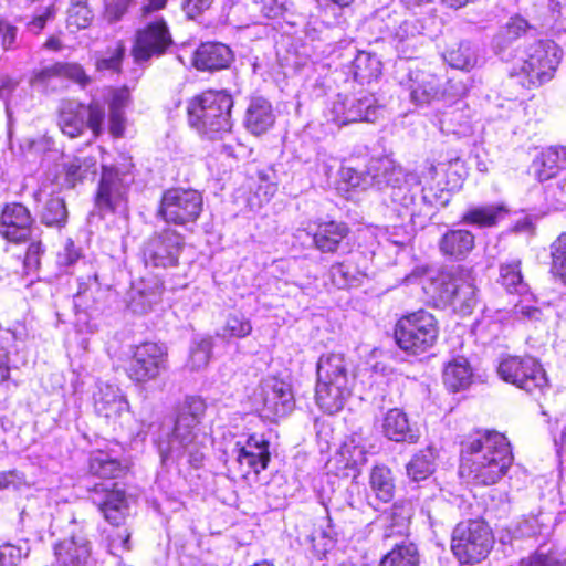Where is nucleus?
Segmentation results:
<instances>
[{
    "instance_id": "f3484780",
    "label": "nucleus",
    "mask_w": 566,
    "mask_h": 566,
    "mask_svg": "<svg viewBox=\"0 0 566 566\" xmlns=\"http://www.w3.org/2000/svg\"><path fill=\"white\" fill-rule=\"evenodd\" d=\"M233 450L243 480H248L251 474L259 476L269 468L270 441L263 434L250 433L244 441H237Z\"/></svg>"
},
{
    "instance_id": "c03bdc74",
    "label": "nucleus",
    "mask_w": 566,
    "mask_h": 566,
    "mask_svg": "<svg viewBox=\"0 0 566 566\" xmlns=\"http://www.w3.org/2000/svg\"><path fill=\"white\" fill-rule=\"evenodd\" d=\"M101 293V284L97 275H88L80 281L77 292L74 295L75 306L82 311H87L96 302Z\"/></svg>"
},
{
    "instance_id": "423d86ee",
    "label": "nucleus",
    "mask_w": 566,
    "mask_h": 566,
    "mask_svg": "<svg viewBox=\"0 0 566 566\" xmlns=\"http://www.w3.org/2000/svg\"><path fill=\"white\" fill-rule=\"evenodd\" d=\"M495 544L492 527L483 517L458 522L451 533L450 548L462 566H473L485 560Z\"/></svg>"
},
{
    "instance_id": "f03ea898",
    "label": "nucleus",
    "mask_w": 566,
    "mask_h": 566,
    "mask_svg": "<svg viewBox=\"0 0 566 566\" xmlns=\"http://www.w3.org/2000/svg\"><path fill=\"white\" fill-rule=\"evenodd\" d=\"M233 106L227 90L206 88L187 99V124L205 139H221L232 129Z\"/></svg>"
},
{
    "instance_id": "4c0bfd02",
    "label": "nucleus",
    "mask_w": 566,
    "mask_h": 566,
    "mask_svg": "<svg viewBox=\"0 0 566 566\" xmlns=\"http://www.w3.org/2000/svg\"><path fill=\"white\" fill-rule=\"evenodd\" d=\"M427 169L431 178H434L439 170L443 171L446 175L444 188L450 191L460 189L467 175L464 164L459 158L440 163L438 166L430 164Z\"/></svg>"
},
{
    "instance_id": "c756f323",
    "label": "nucleus",
    "mask_w": 566,
    "mask_h": 566,
    "mask_svg": "<svg viewBox=\"0 0 566 566\" xmlns=\"http://www.w3.org/2000/svg\"><path fill=\"white\" fill-rule=\"evenodd\" d=\"M532 167L539 181H546L556 177L566 168V148L563 146H549L543 149L534 158Z\"/></svg>"
},
{
    "instance_id": "f257e3e1",
    "label": "nucleus",
    "mask_w": 566,
    "mask_h": 566,
    "mask_svg": "<svg viewBox=\"0 0 566 566\" xmlns=\"http://www.w3.org/2000/svg\"><path fill=\"white\" fill-rule=\"evenodd\" d=\"M459 446V474L475 486L499 483L514 462L507 436L493 428H473Z\"/></svg>"
},
{
    "instance_id": "bf43d9fd",
    "label": "nucleus",
    "mask_w": 566,
    "mask_h": 566,
    "mask_svg": "<svg viewBox=\"0 0 566 566\" xmlns=\"http://www.w3.org/2000/svg\"><path fill=\"white\" fill-rule=\"evenodd\" d=\"M60 78L59 62H55L49 66L35 70L31 76V83L33 85H49L53 80Z\"/></svg>"
},
{
    "instance_id": "6e6552de",
    "label": "nucleus",
    "mask_w": 566,
    "mask_h": 566,
    "mask_svg": "<svg viewBox=\"0 0 566 566\" xmlns=\"http://www.w3.org/2000/svg\"><path fill=\"white\" fill-rule=\"evenodd\" d=\"M203 211V196L193 188L170 187L163 191L156 217L167 227L190 229Z\"/></svg>"
},
{
    "instance_id": "473e14b6",
    "label": "nucleus",
    "mask_w": 566,
    "mask_h": 566,
    "mask_svg": "<svg viewBox=\"0 0 566 566\" xmlns=\"http://www.w3.org/2000/svg\"><path fill=\"white\" fill-rule=\"evenodd\" d=\"M472 378V368L464 358H453L443 368L442 381L451 392L467 389L471 385Z\"/></svg>"
},
{
    "instance_id": "0e129e2a",
    "label": "nucleus",
    "mask_w": 566,
    "mask_h": 566,
    "mask_svg": "<svg viewBox=\"0 0 566 566\" xmlns=\"http://www.w3.org/2000/svg\"><path fill=\"white\" fill-rule=\"evenodd\" d=\"M521 566H563L562 563L549 554L534 553L521 562Z\"/></svg>"
},
{
    "instance_id": "9d476101",
    "label": "nucleus",
    "mask_w": 566,
    "mask_h": 566,
    "mask_svg": "<svg viewBox=\"0 0 566 566\" xmlns=\"http://www.w3.org/2000/svg\"><path fill=\"white\" fill-rule=\"evenodd\" d=\"M134 163L129 158L122 164L102 165L94 195V205L102 212H115L127 202L128 190L134 181Z\"/></svg>"
},
{
    "instance_id": "2f4dec72",
    "label": "nucleus",
    "mask_w": 566,
    "mask_h": 566,
    "mask_svg": "<svg viewBox=\"0 0 566 566\" xmlns=\"http://www.w3.org/2000/svg\"><path fill=\"white\" fill-rule=\"evenodd\" d=\"M420 562L418 545L412 541H401L380 557L378 566H420Z\"/></svg>"
},
{
    "instance_id": "5fc2aeb1",
    "label": "nucleus",
    "mask_w": 566,
    "mask_h": 566,
    "mask_svg": "<svg viewBox=\"0 0 566 566\" xmlns=\"http://www.w3.org/2000/svg\"><path fill=\"white\" fill-rule=\"evenodd\" d=\"M18 34V27L0 17V46L2 51L8 52L17 49Z\"/></svg>"
},
{
    "instance_id": "69168bd1",
    "label": "nucleus",
    "mask_w": 566,
    "mask_h": 566,
    "mask_svg": "<svg viewBox=\"0 0 566 566\" xmlns=\"http://www.w3.org/2000/svg\"><path fill=\"white\" fill-rule=\"evenodd\" d=\"M10 352L2 337H0V384L10 379Z\"/></svg>"
},
{
    "instance_id": "f704fd0d",
    "label": "nucleus",
    "mask_w": 566,
    "mask_h": 566,
    "mask_svg": "<svg viewBox=\"0 0 566 566\" xmlns=\"http://www.w3.org/2000/svg\"><path fill=\"white\" fill-rule=\"evenodd\" d=\"M382 63L380 59L371 52L358 51L352 61V71L355 81L360 84L371 83L381 75Z\"/></svg>"
},
{
    "instance_id": "49530a36",
    "label": "nucleus",
    "mask_w": 566,
    "mask_h": 566,
    "mask_svg": "<svg viewBox=\"0 0 566 566\" xmlns=\"http://www.w3.org/2000/svg\"><path fill=\"white\" fill-rule=\"evenodd\" d=\"M421 78L412 86L411 95L416 101L429 102L441 91V81L431 73L421 72Z\"/></svg>"
},
{
    "instance_id": "412c9836",
    "label": "nucleus",
    "mask_w": 566,
    "mask_h": 566,
    "mask_svg": "<svg viewBox=\"0 0 566 566\" xmlns=\"http://www.w3.org/2000/svg\"><path fill=\"white\" fill-rule=\"evenodd\" d=\"M334 122L339 126L353 123H374L378 118L379 106L373 94L359 98L337 101L333 105Z\"/></svg>"
},
{
    "instance_id": "4d7b16f0",
    "label": "nucleus",
    "mask_w": 566,
    "mask_h": 566,
    "mask_svg": "<svg viewBox=\"0 0 566 566\" xmlns=\"http://www.w3.org/2000/svg\"><path fill=\"white\" fill-rule=\"evenodd\" d=\"M528 29V23L525 19L515 15L512 17L502 30L503 38L506 41H514L523 36Z\"/></svg>"
},
{
    "instance_id": "2eb2a0df",
    "label": "nucleus",
    "mask_w": 566,
    "mask_h": 566,
    "mask_svg": "<svg viewBox=\"0 0 566 566\" xmlns=\"http://www.w3.org/2000/svg\"><path fill=\"white\" fill-rule=\"evenodd\" d=\"M185 245L186 238L181 232L171 227H165L153 232L145 241L142 249L143 261L151 268H177Z\"/></svg>"
},
{
    "instance_id": "bb28decb",
    "label": "nucleus",
    "mask_w": 566,
    "mask_h": 566,
    "mask_svg": "<svg viewBox=\"0 0 566 566\" xmlns=\"http://www.w3.org/2000/svg\"><path fill=\"white\" fill-rule=\"evenodd\" d=\"M243 124L253 136H262L269 132L275 124V114L270 101L261 96L251 97Z\"/></svg>"
},
{
    "instance_id": "774afa93",
    "label": "nucleus",
    "mask_w": 566,
    "mask_h": 566,
    "mask_svg": "<svg viewBox=\"0 0 566 566\" xmlns=\"http://www.w3.org/2000/svg\"><path fill=\"white\" fill-rule=\"evenodd\" d=\"M126 118L124 113L109 112V134L114 138H120L125 134Z\"/></svg>"
},
{
    "instance_id": "ea45409f",
    "label": "nucleus",
    "mask_w": 566,
    "mask_h": 566,
    "mask_svg": "<svg viewBox=\"0 0 566 566\" xmlns=\"http://www.w3.org/2000/svg\"><path fill=\"white\" fill-rule=\"evenodd\" d=\"M40 218L46 227H64L69 218L65 200L57 195H51L41 210Z\"/></svg>"
},
{
    "instance_id": "72a5a7b5",
    "label": "nucleus",
    "mask_w": 566,
    "mask_h": 566,
    "mask_svg": "<svg viewBox=\"0 0 566 566\" xmlns=\"http://www.w3.org/2000/svg\"><path fill=\"white\" fill-rule=\"evenodd\" d=\"M507 213L503 205L479 206L468 209L460 219V222L478 228H492Z\"/></svg>"
},
{
    "instance_id": "20e7f679",
    "label": "nucleus",
    "mask_w": 566,
    "mask_h": 566,
    "mask_svg": "<svg viewBox=\"0 0 566 566\" xmlns=\"http://www.w3.org/2000/svg\"><path fill=\"white\" fill-rule=\"evenodd\" d=\"M440 336V323L428 310L409 311L397 317L392 338L397 347L407 355L419 356L432 349Z\"/></svg>"
},
{
    "instance_id": "39448f33",
    "label": "nucleus",
    "mask_w": 566,
    "mask_h": 566,
    "mask_svg": "<svg viewBox=\"0 0 566 566\" xmlns=\"http://www.w3.org/2000/svg\"><path fill=\"white\" fill-rule=\"evenodd\" d=\"M563 57V50L549 39L531 44L520 66H514L509 76L526 90H537L551 82Z\"/></svg>"
},
{
    "instance_id": "9b49d317",
    "label": "nucleus",
    "mask_w": 566,
    "mask_h": 566,
    "mask_svg": "<svg viewBox=\"0 0 566 566\" xmlns=\"http://www.w3.org/2000/svg\"><path fill=\"white\" fill-rule=\"evenodd\" d=\"M500 378L530 395L543 394L548 378L542 364L531 355H507L497 366Z\"/></svg>"
},
{
    "instance_id": "6e6d98bb",
    "label": "nucleus",
    "mask_w": 566,
    "mask_h": 566,
    "mask_svg": "<svg viewBox=\"0 0 566 566\" xmlns=\"http://www.w3.org/2000/svg\"><path fill=\"white\" fill-rule=\"evenodd\" d=\"M216 0H182L181 10L188 20H196L211 9Z\"/></svg>"
},
{
    "instance_id": "680f3d73",
    "label": "nucleus",
    "mask_w": 566,
    "mask_h": 566,
    "mask_svg": "<svg viewBox=\"0 0 566 566\" xmlns=\"http://www.w3.org/2000/svg\"><path fill=\"white\" fill-rule=\"evenodd\" d=\"M21 548L11 544L0 546V565L17 566L21 560Z\"/></svg>"
},
{
    "instance_id": "864d4df0",
    "label": "nucleus",
    "mask_w": 566,
    "mask_h": 566,
    "mask_svg": "<svg viewBox=\"0 0 566 566\" xmlns=\"http://www.w3.org/2000/svg\"><path fill=\"white\" fill-rule=\"evenodd\" d=\"M60 78L70 80L81 87L87 86L92 82V77L86 73L84 67L76 62H59Z\"/></svg>"
},
{
    "instance_id": "58836bf2",
    "label": "nucleus",
    "mask_w": 566,
    "mask_h": 566,
    "mask_svg": "<svg viewBox=\"0 0 566 566\" xmlns=\"http://www.w3.org/2000/svg\"><path fill=\"white\" fill-rule=\"evenodd\" d=\"M549 272L566 286V231H562L549 243Z\"/></svg>"
},
{
    "instance_id": "dca6fc26",
    "label": "nucleus",
    "mask_w": 566,
    "mask_h": 566,
    "mask_svg": "<svg viewBox=\"0 0 566 566\" xmlns=\"http://www.w3.org/2000/svg\"><path fill=\"white\" fill-rule=\"evenodd\" d=\"M93 409L97 418L114 430L123 427L124 419L130 411V405L119 386L103 382L93 394Z\"/></svg>"
},
{
    "instance_id": "393cba45",
    "label": "nucleus",
    "mask_w": 566,
    "mask_h": 566,
    "mask_svg": "<svg viewBox=\"0 0 566 566\" xmlns=\"http://www.w3.org/2000/svg\"><path fill=\"white\" fill-rule=\"evenodd\" d=\"M53 553L60 566H86L92 548L87 538L73 534L56 542Z\"/></svg>"
},
{
    "instance_id": "aec40b11",
    "label": "nucleus",
    "mask_w": 566,
    "mask_h": 566,
    "mask_svg": "<svg viewBox=\"0 0 566 566\" xmlns=\"http://www.w3.org/2000/svg\"><path fill=\"white\" fill-rule=\"evenodd\" d=\"M350 234V227L342 220L318 219L308 235L313 248L325 255H336Z\"/></svg>"
},
{
    "instance_id": "ddd939ff",
    "label": "nucleus",
    "mask_w": 566,
    "mask_h": 566,
    "mask_svg": "<svg viewBox=\"0 0 566 566\" xmlns=\"http://www.w3.org/2000/svg\"><path fill=\"white\" fill-rule=\"evenodd\" d=\"M105 111L98 101L84 103L67 102L61 106L57 114V125L61 132L70 138L83 135L87 127L94 138L103 134Z\"/></svg>"
},
{
    "instance_id": "b1692460",
    "label": "nucleus",
    "mask_w": 566,
    "mask_h": 566,
    "mask_svg": "<svg viewBox=\"0 0 566 566\" xmlns=\"http://www.w3.org/2000/svg\"><path fill=\"white\" fill-rule=\"evenodd\" d=\"M234 60L230 46L221 42H202L195 50L191 64L200 72H218L229 69Z\"/></svg>"
},
{
    "instance_id": "de8ad7c7",
    "label": "nucleus",
    "mask_w": 566,
    "mask_h": 566,
    "mask_svg": "<svg viewBox=\"0 0 566 566\" xmlns=\"http://www.w3.org/2000/svg\"><path fill=\"white\" fill-rule=\"evenodd\" d=\"M213 343L210 337H203L190 347L189 358L187 361L191 370H199L208 366L212 356Z\"/></svg>"
},
{
    "instance_id": "4468645a",
    "label": "nucleus",
    "mask_w": 566,
    "mask_h": 566,
    "mask_svg": "<svg viewBox=\"0 0 566 566\" xmlns=\"http://www.w3.org/2000/svg\"><path fill=\"white\" fill-rule=\"evenodd\" d=\"M87 500L99 512L105 522L114 527L124 526L130 516L127 491L117 482H95L86 489Z\"/></svg>"
},
{
    "instance_id": "5701e85b",
    "label": "nucleus",
    "mask_w": 566,
    "mask_h": 566,
    "mask_svg": "<svg viewBox=\"0 0 566 566\" xmlns=\"http://www.w3.org/2000/svg\"><path fill=\"white\" fill-rule=\"evenodd\" d=\"M132 470L128 461L112 457L103 449L92 450L86 459L85 474L92 479L118 480L127 476Z\"/></svg>"
},
{
    "instance_id": "e2e57ef3",
    "label": "nucleus",
    "mask_w": 566,
    "mask_h": 566,
    "mask_svg": "<svg viewBox=\"0 0 566 566\" xmlns=\"http://www.w3.org/2000/svg\"><path fill=\"white\" fill-rule=\"evenodd\" d=\"M136 0H117L115 3L108 4L105 9L106 15L109 21H119L127 12Z\"/></svg>"
},
{
    "instance_id": "052dcab7",
    "label": "nucleus",
    "mask_w": 566,
    "mask_h": 566,
    "mask_svg": "<svg viewBox=\"0 0 566 566\" xmlns=\"http://www.w3.org/2000/svg\"><path fill=\"white\" fill-rule=\"evenodd\" d=\"M129 102H130V92H129L128 87H126V86L118 87V88L114 90V92L112 93V96H111V99L108 103L109 112L124 113V108L128 105Z\"/></svg>"
},
{
    "instance_id": "c85d7f7f",
    "label": "nucleus",
    "mask_w": 566,
    "mask_h": 566,
    "mask_svg": "<svg viewBox=\"0 0 566 566\" xmlns=\"http://www.w3.org/2000/svg\"><path fill=\"white\" fill-rule=\"evenodd\" d=\"M438 247L446 259L461 261L474 249L475 237L465 229H450L441 235Z\"/></svg>"
},
{
    "instance_id": "603ef678",
    "label": "nucleus",
    "mask_w": 566,
    "mask_h": 566,
    "mask_svg": "<svg viewBox=\"0 0 566 566\" xmlns=\"http://www.w3.org/2000/svg\"><path fill=\"white\" fill-rule=\"evenodd\" d=\"M126 46L123 40L116 42L114 50L108 57H97L95 69L98 72L112 71L117 74L122 72V65L125 57Z\"/></svg>"
},
{
    "instance_id": "6ab92c4d",
    "label": "nucleus",
    "mask_w": 566,
    "mask_h": 566,
    "mask_svg": "<svg viewBox=\"0 0 566 566\" xmlns=\"http://www.w3.org/2000/svg\"><path fill=\"white\" fill-rule=\"evenodd\" d=\"M433 297L442 305H454L465 294L472 292L471 271L463 266L443 270L431 279Z\"/></svg>"
},
{
    "instance_id": "3c124183",
    "label": "nucleus",
    "mask_w": 566,
    "mask_h": 566,
    "mask_svg": "<svg viewBox=\"0 0 566 566\" xmlns=\"http://www.w3.org/2000/svg\"><path fill=\"white\" fill-rule=\"evenodd\" d=\"M28 245L22 256V264L27 274L38 271L41 261L46 252L45 244L41 238H32L27 241Z\"/></svg>"
},
{
    "instance_id": "0eeeda50",
    "label": "nucleus",
    "mask_w": 566,
    "mask_h": 566,
    "mask_svg": "<svg viewBox=\"0 0 566 566\" xmlns=\"http://www.w3.org/2000/svg\"><path fill=\"white\" fill-rule=\"evenodd\" d=\"M169 367V352L164 343L142 340L129 346L120 368L134 385L157 381Z\"/></svg>"
},
{
    "instance_id": "a19ab883",
    "label": "nucleus",
    "mask_w": 566,
    "mask_h": 566,
    "mask_svg": "<svg viewBox=\"0 0 566 566\" xmlns=\"http://www.w3.org/2000/svg\"><path fill=\"white\" fill-rule=\"evenodd\" d=\"M408 476L413 481H423L434 471V457L431 449L420 450L406 465Z\"/></svg>"
},
{
    "instance_id": "79ce46f5",
    "label": "nucleus",
    "mask_w": 566,
    "mask_h": 566,
    "mask_svg": "<svg viewBox=\"0 0 566 566\" xmlns=\"http://www.w3.org/2000/svg\"><path fill=\"white\" fill-rule=\"evenodd\" d=\"M471 114L468 104L461 103L448 107L442 114V124L453 134H462L470 128Z\"/></svg>"
},
{
    "instance_id": "09e8293b",
    "label": "nucleus",
    "mask_w": 566,
    "mask_h": 566,
    "mask_svg": "<svg viewBox=\"0 0 566 566\" xmlns=\"http://www.w3.org/2000/svg\"><path fill=\"white\" fill-rule=\"evenodd\" d=\"M252 332V325L249 318L243 314L228 315L219 337L230 340L232 338H244Z\"/></svg>"
},
{
    "instance_id": "f8f14e48",
    "label": "nucleus",
    "mask_w": 566,
    "mask_h": 566,
    "mask_svg": "<svg viewBox=\"0 0 566 566\" xmlns=\"http://www.w3.org/2000/svg\"><path fill=\"white\" fill-rule=\"evenodd\" d=\"M175 40L167 20L156 18L139 27L134 34L130 55L135 64L145 65L167 54Z\"/></svg>"
},
{
    "instance_id": "cd10ccee",
    "label": "nucleus",
    "mask_w": 566,
    "mask_h": 566,
    "mask_svg": "<svg viewBox=\"0 0 566 566\" xmlns=\"http://www.w3.org/2000/svg\"><path fill=\"white\" fill-rule=\"evenodd\" d=\"M385 437L395 442L416 444L420 440L418 428L410 424L407 413L399 408L389 409L382 419Z\"/></svg>"
},
{
    "instance_id": "1a4fd4ad",
    "label": "nucleus",
    "mask_w": 566,
    "mask_h": 566,
    "mask_svg": "<svg viewBox=\"0 0 566 566\" xmlns=\"http://www.w3.org/2000/svg\"><path fill=\"white\" fill-rule=\"evenodd\" d=\"M208 405L199 395H187L175 407V417L170 431L172 441L184 448L203 446V440H212L211 433L203 431V420Z\"/></svg>"
},
{
    "instance_id": "c9c22d12",
    "label": "nucleus",
    "mask_w": 566,
    "mask_h": 566,
    "mask_svg": "<svg viewBox=\"0 0 566 566\" xmlns=\"http://www.w3.org/2000/svg\"><path fill=\"white\" fill-rule=\"evenodd\" d=\"M497 283L507 293H522L526 287L522 273V261L513 259L499 265Z\"/></svg>"
},
{
    "instance_id": "4be33fe9",
    "label": "nucleus",
    "mask_w": 566,
    "mask_h": 566,
    "mask_svg": "<svg viewBox=\"0 0 566 566\" xmlns=\"http://www.w3.org/2000/svg\"><path fill=\"white\" fill-rule=\"evenodd\" d=\"M295 407L292 388L286 381L273 378L263 387L262 412L265 418L276 422L291 413Z\"/></svg>"
},
{
    "instance_id": "a18cd8bd",
    "label": "nucleus",
    "mask_w": 566,
    "mask_h": 566,
    "mask_svg": "<svg viewBox=\"0 0 566 566\" xmlns=\"http://www.w3.org/2000/svg\"><path fill=\"white\" fill-rule=\"evenodd\" d=\"M443 59L452 69L458 70H470L475 64L473 52L462 42L448 46L443 52Z\"/></svg>"
},
{
    "instance_id": "37998d69",
    "label": "nucleus",
    "mask_w": 566,
    "mask_h": 566,
    "mask_svg": "<svg viewBox=\"0 0 566 566\" xmlns=\"http://www.w3.org/2000/svg\"><path fill=\"white\" fill-rule=\"evenodd\" d=\"M388 184L392 203L406 208L413 203L415 195L412 193L407 174L399 170L394 178L389 179Z\"/></svg>"
},
{
    "instance_id": "e433bc0d",
    "label": "nucleus",
    "mask_w": 566,
    "mask_h": 566,
    "mask_svg": "<svg viewBox=\"0 0 566 566\" xmlns=\"http://www.w3.org/2000/svg\"><path fill=\"white\" fill-rule=\"evenodd\" d=\"M64 180L71 188L96 174V159L92 156L74 157L63 166Z\"/></svg>"
},
{
    "instance_id": "7c9ffc66",
    "label": "nucleus",
    "mask_w": 566,
    "mask_h": 566,
    "mask_svg": "<svg viewBox=\"0 0 566 566\" xmlns=\"http://www.w3.org/2000/svg\"><path fill=\"white\" fill-rule=\"evenodd\" d=\"M369 488L381 503H390L396 495V478L386 464H375L368 475Z\"/></svg>"
},
{
    "instance_id": "7ed1b4c3",
    "label": "nucleus",
    "mask_w": 566,
    "mask_h": 566,
    "mask_svg": "<svg viewBox=\"0 0 566 566\" xmlns=\"http://www.w3.org/2000/svg\"><path fill=\"white\" fill-rule=\"evenodd\" d=\"M315 400L325 413L340 411L352 395L345 357L337 353L321 355L316 366Z\"/></svg>"
},
{
    "instance_id": "a211bd4d",
    "label": "nucleus",
    "mask_w": 566,
    "mask_h": 566,
    "mask_svg": "<svg viewBox=\"0 0 566 566\" xmlns=\"http://www.w3.org/2000/svg\"><path fill=\"white\" fill-rule=\"evenodd\" d=\"M35 219L31 210L21 202L4 203L0 209V237L8 242L21 244L31 239Z\"/></svg>"
},
{
    "instance_id": "338daca9",
    "label": "nucleus",
    "mask_w": 566,
    "mask_h": 566,
    "mask_svg": "<svg viewBox=\"0 0 566 566\" xmlns=\"http://www.w3.org/2000/svg\"><path fill=\"white\" fill-rule=\"evenodd\" d=\"M169 0H145L138 9L140 19H147L155 13L164 11Z\"/></svg>"
},
{
    "instance_id": "13d9d810",
    "label": "nucleus",
    "mask_w": 566,
    "mask_h": 566,
    "mask_svg": "<svg viewBox=\"0 0 566 566\" xmlns=\"http://www.w3.org/2000/svg\"><path fill=\"white\" fill-rule=\"evenodd\" d=\"M56 10L53 4L46 7L41 13L34 14L31 20L27 23V29L34 33L40 34L45 28L48 21L53 20Z\"/></svg>"
},
{
    "instance_id": "8fccbe9b",
    "label": "nucleus",
    "mask_w": 566,
    "mask_h": 566,
    "mask_svg": "<svg viewBox=\"0 0 566 566\" xmlns=\"http://www.w3.org/2000/svg\"><path fill=\"white\" fill-rule=\"evenodd\" d=\"M94 14L88 6V0H71L67 10V25L77 30L86 29L91 25Z\"/></svg>"
},
{
    "instance_id": "a878e982",
    "label": "nucleus",
    "mask_w": 566,
    "mask_h": 566,
    "mask_svg": "<svg viewBox=\"0 0 566 566\" xmlns=\"http://www.w3.org/2000/svg\"><path fill=\"white\" fill-rule=\"evenodd\" d=\"M413 511L411 502L407 500H399L385 511L384 538H408L410 536Z\"/></svg>"
}]
</instances>
